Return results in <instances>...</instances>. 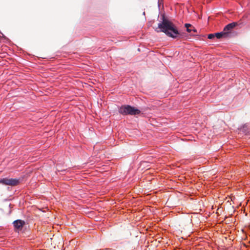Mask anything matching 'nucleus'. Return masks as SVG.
<instances>
[{
  "label": "nucleus",
  "instance_id": "nucleus-1",
  "mask_svg": "<svg viewBox=\"0 0 250 250\" xmlns=\"http://www.w3.org/2000/svg\"><path fill=\"white\" fill-rule=\"evenodd\" d=\"M158 27L160 30L156 29V31L164 32L167 36L172 38H176L179 35V32L175 26L170 21L166 19L164 16L163 17L162 22L158 24Z\"/></svg>",
  "mask_w": 250,
  "mask_h": 250
},
{
  "label": "nucleus",
  "instance_id": "nucleus-2",
  "mask_svg": "<svg viewBox=\"0 0 250 250\" xmlns=\"http://www.w3.org/2000/svg\"><path fill=\"white\" fill-rule=\"evenodd\" d=\"M119 112L123 115H135L141 113L140 110L129 105H123L119 109Z\"/></svg>",
  "mask_w": 250,
  "mask_h": 250
},
{
  "label": "nucleus",
  "instance_id": "nucleus-3",
  "mask_svg": "<svg viewBox=\"0 0 250 250\" xmlns=\"http://www.w3.org/2000/svg\"><path fill=\"white\" fill-rule=\"evenodd\" d=\"M19 180L17 179L3 178L0 180V183L5 185L15 186L18 185L19 184Z\"/></svg>",
  "mask_w": 250,
  "mask_h": 250
},
{
  "label": "nucleus",
  "instance_id": "nucleus-4",
  "mask_svg": "<svg viewBox=\"0 0 250 250\" xmlns=\"http://www.w3.org/2000/svg\"><path fill=\"white\" fill-rule=\"evenodd\" d=\"M238 25V23L236 22H233L227 24L224 28L223 31L225 32L226 35L227 37L229 36V33L231 31Z\"/></svg>",
  "mask_w": 250,
  "mask_h": 250
},
{
  "label": "nucleus",
  "instance_id": "nucleus-5",
  "mask_svg": "<svg viewBox=\"0 0 250 250\" xmlns=\"http://www.w3.org/2000/svg\"><path fill=\"white\" fill-rule=\"evenodd\" d=\"M14 226L18 229H21L23 225L25 224L24 221L21 220H17L13 222Z\"/></svg>",
  "mask_w": 250,
  "mask_h": 250
},
{
  "label": "nucleus",
  "instance_id": "nucleus-6",
  "mask_svg": "<svg viewBox=\"0 0 250 250\" xmlns=\"http://www.w3.org/2000/svg\"><path fill=\"white\" fill-rule=\"evenodd\" d=\"M214 35L215 37H216L217 39H221L222 38H227L228 37L226 36L225 32L224 31H222L221 32L219 33H214Z\"/></svg>",
  "mask_w": 250,
  "mask_h": 250
},
{
  "label": "nucleus",
  "instance_id": "nucleus-7",
  "mask_svg": "<svg viewBox=\"0 0 250 250\" xmlns=\"http://www.w3.org/2000/svg\"><path fill=\"white\" fill-rule=\"evenodd\" d=\"M215 37L214 34H210L208 35V39H213Z\"/></svg>",
  "mask_w": 250,
  "mask_h": 250
},
{
  "label": "nucleus",
  "instance_id": "nucleus-8",
  "mask_svg": "<svg viewBox=\"0 0 250 250\" xmlns=\"http://www.w3.org/2000/svg\"><path fill=\"white\" fill-rule=\"evenodd\" d=\"M185 26L186 27V28H188L191 27V25L190 24H189V23H186Z\"/></svg>",
  "mask_w": 250,
  "mask_h": 250
},
{
  "label": "nucleus",
  "instance_id": "nucleus-9",
  "mask_svg": "<svg viewBox=\"0 0 250 250\" xmlns=\"http://www.w3.org/2000/svg\"><path fill=\"white\" fill-rule=\"evenodd\" d=\"M187 31L188 32H190L192 31V29H190L189 27V28H187Z\"/></svg>",
  "mask_w": 250,
  "mask_h": 250
},
{
  "label": "nucleus",
  "instance_id": "nucleus-10",
  "mask_svg": "<svg viewBox=\"0 0 250 250\" xmlns=\"http://www.w3.org/2000/svg\"><path fill=\"white\" fill-rule=\"evenodd\" d=\"M192 31H194V32H196V29H195L194 28H193V29H192Z\"/></svg>",
  "mask_w": 250,
  "mask_h": 250
}]
</instances>
